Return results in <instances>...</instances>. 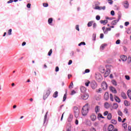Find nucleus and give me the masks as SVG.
Here are the masks:
<instances>
[{
  "mask_svg": "<svg viewBox=\"0 0 131 131\" xmlns=\"http://www.w3.org/2000/svg\"><path fill=\"white\" fill-rule=\"evenodd\" d=\"M81 113L83 116H86L89 113V106L88 104H85L83 106V108H82Z\"/></svg>",
  "mask_w": 131,
  "mask_h": 131,
  "instance_id": "nucleus-1",
  "label": "nucleus"
},
{
  "mask_svg": "<svg viewBox=\"0 0 131 131\" xmlns=\"http://www.w3.org/2000/svg\"><path fill=\"white\" fill-rule=\"evenodd\" d=\"M73 109L75 117H76V118H77L78 116H79V109L77 106H74Z\"/></svg>",
  "mask_w": 131,
  "mask_h": 131,
  "instance_id": "nucleus-2",
  "label": "nucleus"
},
{
  "mask_svg": "<svg viewBox=\"0 0 131 131\" xmlns=\"http://www.w3.org/2000/svg\"><path fill=\"white\" fill-rule=\"evenodd\" d=\"M95 78L97 81L101 82V81H102V79H103V77L101 74L97 73L95 74Z\"/></svg>",
  "mask_w": 131,
  "mask_h": 131,
  "instance_id": "nucleus-3",
  "label": "nucleus"
},
{
  "mask_svg": "<svg viewBox=\"0 0 131 131\" xmlns=\"http://www.w3.org/2000/svg\"><path fill=\"white\" fill-rule=\"evenodd\" d=\"M51 94V91L50 90H48L46 93L43 96V100H46V99H48L50 95Z\"/></svg>",
  "mask_w": 131,
  "mask_h": 131,
  "instance_id": "nucleus-4",
  "label": "nucleus"
},
{
  "mask_svg": "<svg viewBox=\"0 0 131 131\" xmlns=\"http://www.w3.org/2000/svg\"><path fill=\"white\" fill-rule=\"evenodd\" d=\"M91 86L92 89H93V90H95L97 89V86H98V84H97L96 81H93L91 83Z\"/></svg>",
  "mask_w": 131,
  "mask_h": 131,
  "instance_id": "nucleus-5",
  "label": "nucleus"
},
{
  "mask_svg": "<svg viewBox=\"0 0 131 131\" xmlns=\"http://www.w3.org/2000/svg\"><path fill=\"white\" fill-rule=\"evenodd\" d=\"M101 86L104 91H106V90L108 89V85H107V83H106V82L105 81L102 82L101 84Z\"/></svg>",
  "mask_w": 131,
  "mask_h": 131,
  "instance_id": "nucleus-6",
  "label": "nucleus"
},
{
  "mask_svg": "<svg viewBox=\"0 0 131 131\" xmlns=\"http://www.w3.org/2000/svg\"><path fill=\"white\" fill-rule=\"evenodd\" d=\"M90 118L92 121H95V120L97 119V116L95 114H92L91 115H90Z\"/></svg>",
  "mask_w": 131,
  "mask_h": 131,
  "instance_id": "nucleus-7",
  "label": "nucleus"
},
{
  "mask_svg": "<svg viewBox=\"0 0 131 131\" xmlns=\"http://www.w3.org/2000/svg\"><path fill=\"white\" fill-rule=\"evenodd\" d=\"M120 57L121 60H122V61H123V62H125L126 60H127V57L126 55H121Z\"/></svg>",
  "mask_w": 131,
  "mask_h": 131,
  "instance_id": "nucleus-8",
  "label": "nucleus"
},
{
  "mask_svg": "<svg viewBox=\"0 0 131 131\" xmlns=\"http://www.w3.org/2000/svg\"><path fill=\"white\" fill-rule=\"evenodd\" d=\"M110 90L112 92V93H114V94H117V91H116V89H115V88L111 86H110Z\"/></svg>",
  "mask_w": 131,
  "mask_h": 131,
  "instance_id": "nucleus-9",
  "label": "nucleus"
},
{
  "mask_svg": "<svg viewBox=\"0 0 131 131\" xmlns=\"http://www.w3.org/2000/svg\"><path fill=\"white\" fill-rule=\"evenodd\" d=\"M120 16H119L118 19L114 20L112 21V25H116L117 24V23H118V21H119V19H120Z\"/></svg>",
  "mask_w": 131,
  "mask_h": 131,
  "instance_id": "nucleus-10",
  "label": "nucleus"
},
{
  "mask_svg": "<svg viewBox=\"0 0 131 131\" xmlns=\"http://www.w3.org/2000/svg\"><path fill=\"white\" fill-rule=\"evenodd\" d=\"M104 99L105 101H108L109 100V93L108 92H105L104 95Z\"/></svg>",
  "mask_w": 131,
  "mask_h": 131,
  "instance_id": "nucleus-11",
  "label": "nucleus"
},
{
  "mask_svg": "<svg viewBox=\"0 0 131 131\" xmlns=\"http://www.w3.org/2000/svg\"><path fill=\"white\" fill-rule=\"evenodd\" d=\"M99 70L101 73H105V68L103 66L99 67Z\"/></svg>",
  "mask_w": 131,
  "mask_h": 131,
  "instance_id": "nucleus-12",
  "label": "nucleus"
},
{
  "mask_svg": "<svg viewBox=\"0 0 131 131\" xmlns=\"http://www.w3.org/2000/svg\"><path fill=\"white\" fill-rule=\"evenodd\" d=\"M113 129H114V126L112 124L110 125L107 127L108 131H112Z\"/></svg>",
  "mask_w": 131,
  "mask_h": 131,
  "instance_id": "nucleus-13",
  "label": "nucleus"
},
{
  "mask_svg": "<svg viewBox=\"0 0 131 131\" xmlns=\"http://www.w3.org/2000/svg\"><path fill=\"white\" fill-rule=\"evenodd\" d=\"M82 100H88L89 99V95L88 94H84L81 96Z\"/></svg>",
  "mask_w": 131,
  "mask_h": 131,
  "instance_id": "nucleus-14",
  "label": "nucleus"
},
{
  "mask_svg": "<svg viewBox=\"0 0 131 131\" xmlns=\"http://www.w3.org/2000/svg\"><path fill=\"white\" fill-rule=\"evenodd\" d=\"M110 74V70H107L104 74V77H107Z\"/></svg>",
  "mask_w": 131,
  "mask_h": 131,
  "instance_id": "nucleus-15",
  "label": "nucleus"
},
{
  "mask_svg": "<svg viewBox=\"0 0 131 131\" xmlns=\"http://www.w3.org/2000/svg\"><path fill=\"white\" fill-rule=\"evenodd\" d=\"M85 124L86 125H88V126H91V125H92V123H91V121L90 120H86Z\"/></svg>",
  "mask_w": 131,
  "mask_h": 131,
  "instance_id": "nucleus-16",
  "label": "nucleus"
},
{
  "mask_svg": "<svg viewBox=\"0 0 131 131\" xmlns=\"http://www.w3.org/2000/svg\"><path fill=\"white\" fill-rule=\"evenodd\" d=\"M124 104L125 105V106H130V102H129L127 100H125L124 101Z\"/></svg>",
  "mask_w": 131,
  "mask_h": 131,
  "instance_id": "nucleus-17",
  "label": "nucleus"
},
{
  "mask_svg": "<svg viewBox=\"0 0 131 131\" xmlns=\"http://www.w3.org/2000/svg\"><path fill=\"white\" fill-rule=\"evenodd\" d=\"M128 2L127 1H125L124 2V8H125L126 9H127L128 8Z\"/></svg>",
  "mask_w": 131,
  "mask_h": 131,
  "instance_id": "nucleus-18",
  "label": "nucleus"
},
{
  "mask_svg": "<svg viewBox=\"0 0 131 131\" xmlns=\"http://www.w3.org/2000/svg\"><path fill=\"white\" fill-rule=\"evenodd\" d=\"M80 91L81 93H85V91H86V88L84 86H81L80 88Z\"/></svg>",
  "mask_w": 131,
  "mask_h": 131,
  "instance_id": "nucleus-19",
  "label": "nucleus"
},
{
  "mask_svg": "<svg viewBox=\"0 0 131 131\" xmlns=\"http://www.w3.org/2000/svg\"><path fill=\"white\" fill-rule=\"evenodd\" d=\"M100 23L101 24H103V25H106V24H107V23H108V20H100Z\"/></svg>",
  "mask_w": 131,
  "mask_h": 131,
  "instance_id": "nucleus-20",
  "label": "nucleus"
},
{
  "mask_svg": "<svg viewBox=\"0 0 131 131\" xmlns=\"http://www.w3.org/2000/svg\"><path fill=\"white\" fill-rule=\"evenodd\" d=\"M100 106H96L95 108V112L96 113H98V112H100Z\"/></svg>",
  "mask_w": 131,
  "mask_h": 131,
  "instance_id": "nucleus-21",
  "label": "nucleus"
},
{
  "mask_svg": "<svg viewBox=\"0 0 131 131\" xmlns=\"http://www.w3.org/2000/svg\"><path fill=\"white\" fill-rule=\"evenodd\" d=\"M48 112H47L44 116L43 122V124H45L46 123V121H47V117L48 116Z\"/></svg>",
  "mask_w": 131,
  "mask_h": 131,
  "instance_id": "nucleus-22",
  "label": "nucleus"
},
{
  "mask_svg": "<svg viewBox=\"0 0 131 131\" xmlns=\"http://www.w3.org/2000/svg\"><path fill=\"white\" fill-rule=\"evenodd\" d=\"M127 94V96H128L129 99H130V100H131V91L128 90Z\"/></svg>",
  "mask_w": 131,
  "mask_h": 131,
  "instance_id": "nucleus-23",
  "label": "nucleus"
},
{
  "mask_svg": "<svg viewBox=\"0 0 131 131\" xmlns=\"http://www.w3.org/2000/svg\"><path fill=\"white\" fill-rule=\"evenodd\" d=\"M72 119H73V117L72 115H70L68 119V121H69V122H71L72 121Z\"/></svg>",
  "mask_w": 131,
  "mask_h": 131,
  "instance_id": "nucleus-24",
  "label": "nucleus"
},
{
  "mask_svg": "<svg viewBox=\"0 0 131 131\" xmlns=\"http://www.w3.org/2000/svg\"><path fill=\"white\" fill-rule=\"evenodd\" d=\"M66 99H67V91H66V94L63 96V102H65V101H66Z\"/></svg>",
  "mask_w": 131,
  "mask_h": 131,
  "instance_id": "nucleus-25",
  "label": "nucleus"
},
{
  "mask_svg": "<svg viewBox=\"0 0 131 131\" xmlns=\"http://www.w3.org/2000/svg\"><path fill=\"white\" fill-rule=\"evenodd\" d=\"M115 100L116 102H117L118 103H120V99L117 96H115Z\"/></svg>",
  "mask_w": 131,
  "mask_h": 131,
  "instance_id": "nucleus-26",
  "label": "nucleus"
},
{
  "mask_svg": "<svg viewBox=\"0 0 131 131\" xmlns=\"http://www.w3.org/2000/svg\"><path fill=\"white\" fill-rule=\"evenodd\" d=\"M104 107H105V108H106V109H108V108H109V107H110V104H109V103H108V102H105L104 103Z\"/></svg>",
  "mask_w": 131,
  "mask_h": 131,
  "instance_id": "nucleus-27",
  "label": "nucleus"
},
{
  "mask_svg": "<svg viewBox=\"0 0 131 131\" xmlns=\"http://www.w3.org/2000/svg\"><path fill=\"white\" fill-rule=\"evenodd\" d=\"M112 83L113 84V85H115V86H116L117 85V82L115 80H112Z\"/></svg>",
  "mask_w": 131,
  "mask_h": 131,
  "instance_id": "nucleus-28",
  "label": "nucleus"
},
{
  "mask_svg": "<svg viewBox=\"0 0 131 131\" xmlns=\"http://www.w3.org/2000/svg\"><path fill=\"white\" fill-rule=\"evenodd\" d=\"M107 47V44L101 45V46L100 47V50H101V51H103V50H104V49H105V47Z\"/></svg>",
  "mask_w": 131,
  "mask_h": 131,
  "instance_id": "nucleus-29",
  "label": "nucleus"
},
{
  "mask_svg": "<svg viewBox=\"0 0 131 131\" xmlns=\"http://www.w3.org/2000/svg\"><path fill=\"white\" fill-rule=\"evenodd\" d=\"M113 108L114 109H117L118 108V104L117 103H114Z\"/></svg>",
  "mask_w": 131,
  "mask_h": 131,
  "instance_id": "nucleus-30",
  "label": "nucleus"
},
{
  "mask_svg": "<svg viewBox=\"0 0 131 131\" xmlns=\"http://www.w3.org/2000/svg\"><path fill=\"white\" fill-rule=\"evenodd\" d=\"M123 127H124L125 130H126V129L127 128V124H126V123H123Z\"/></svg>",
  "mask_w": 131,
  "mask_h": 131,
  "instance_id": "nucleus-31",
  "label": "nucleus"
},
{
  "mask_svg": "<svg viewBox=\"0 0 131 131\" xmlns=\"http://www.w3.org/2000/svg\"><path fill=\"white\" fill-rule=\"evenodd\" d=\"M53 98H57L58 97V91H56L53 95Z\"/></svg>",
  "mask_w": 131,
  "mask_h": 131,
  "instance_id": "nucleus-32",
  "label": "nucleus"
},
{
  "mask_svg": "<svg viewBox=\"0 0 131 131\" xmlns=\"http://www.w3.org/2000/svg\"><path fill=\"white\" fill-rule=\"evenodd\" d=\"M121 97H123V98H124V99H126V94H125V93L122 92L121 93Z\"/></svg>",
  "mask_w": 131,
  "mask_h": 131,
  "instance_id": "nucleus-33",
  "label": "nucleus"
},
{
  "mask_svg": "<svg viewBox=\"0 0 131 131\" xmlns=\"http://www.w3.org/2000/svg\"><path fill=\"white\" fill-rule=\"evenodd\" d=\"M111 123L113 124H117V121L116 120H115V119H112L111 120Z\"/></svg>",
  "mask_w": 131,
  "mask_h": 131,
  "instance_id": "nucleus-34",
  "label": "nucleus"
},
{
  "mask_svg": "<svg viewBox=\"0 0 131 131\" xmlns=\"http://www.w3.org/2000/svg\"><path fill=\"white\" fill-rule=\"evenodd\" d=\"M112 118V115H111V113H109L107 115V119L110 120H111Z\"/></svg>",
  "mask_w": 131,
  "mask_h": 131,
  "instance_id": "nucleus-35",
  "label": "nucleus"
},
{
  "mask_svg": "<svg viewBox=\"0 0 131 131\" xmlns=\"http://www.w3.org/2000/svg\"><path fill=\"white\" fill-rule=\"evenodd\" d=\"M48 23L50 25H51V24H52V23H53V18H49Z\"/></svg>",
  "mask_w": 131,
  "mask_h": 131,
  "instance_id": "nucleus-36",
  "label": "nucleus"
},
{
  "mask_svg": "<svg viewBox=\"0 0 131 131\" xmlns=\"http://www.w3.org/2000/svg\"><path fill=\"white\" fill-rule=\"evenodd\" d=\"M93 23H94L93 21H89L88 24V27H91L93 25Z\"/></svg>",
  "mask_w": 131,
  "mask_h": 131,
  "instance_id": "nucleus-37",
  "label": "nucleus"
},
{
  "mask_svg": "<svg viewBox=\"0 0 131 131\" xmlns=\"http://www.w3.org/2000/svg\"><path fill=\"white\" fill-rule=\"evenodd\" d=\"M73 82H71V83H70L69 86V88L71 89H73Z\"/></svg>",
  "mask_w": 131,
  "mask_h": 131,
  "instance_id": "nucleus-38",
  "label": "nucleus"
},
{
  "mask_svg": "<svg viewBox=\"0 0 131 131\" xmlns=\"http://www.w3.org/2000/svg\"><path fill=\"white\" fill-rule=\"evenodd\" d=\"M110 99L111 101H112V102H113V101H114V100L113 99V95H112V94H110Z\"/></svg>",
  "mask_w": 131,
  "mask_h": 131,
  "instance_id": "nucleus-39",
  "label": "nucleus"
},
{
  "mask_svg": "<svg viewBox=\"0 0 131 131\" xmlns=\"http://www.w3.org/2000/svg\"><path fill=\"white\" fill-rule=\"evenodd\" d=\"M98 117H99V118H102L103 119H104V118H105V117H104L101 114V113H99L98 115Z\"/></svg>",
  "mask_w": 131,
  "mask_h": 131,
  "instance_id": "nucleus-40",
  "label": "nucleus"
},
{
  "mask_svg": "<svg viewBox=\"0 0 131 131\" xmlns=\"http://www.w3.org/2000/svg\"><path fill=\"white\" fill-rule=\"evenodd\" d=\"M67 131H71V125L70 124H69V127L67 128Z\"/></svg>",
  "mask_w": 131,
  "mask_h": 131,
  "instance_id": "nucleus-41",
  "label": "nucleus"
},
{
  "mask_svg": "<svg viewBox=\"0 0 131 131\" xmlns=\"http://www.w3.org/2000/svg\"><path fill=\"white\" fill-rule=\"evenodd\" d=\"M94 126L97 127L99 126V122H95L93 124Z\"/></svg>",
  "mask_w": 131,
  "mask_h": 131,
  "instance_id": "nucleus-42",
  "label": "nucleus"
},
{
  "mask_svg": "<svg viewBox=\"0 0 131 131\" xmlns=\"http://www.w3.org/2000/svg\"><path fill=\"white\" fill-rule=\"evenodd\" d=\"M111 30V28H107L105 31H104V33L106 32H108V31H110Z\"/></svg>",
  "mask_w": 131,
  "mask_h": 131,
  "instance_id": "nucleus-43",
  "label": "nucleus"
},
{
  "mask_svg": "<svg viewBox=\"0 0 131 131\" xmlns=\"http://www.w3.org/2000/svg\"><path fill=\"white\" fill-rule=\"evenodd\" d=\"M124 112L125 113V114H127L128 113V110L127 108H125L124 110Z\"/></svg>",
  "mask_w": 131,
  "mask_h": 131,
  "instance_id": "nucleus-44",
  "label": "nucleus"
},
{
  "mask_svg": "<svg viewBox=\"0 0 131 131\" xmlns=\"http://www.w3.org/2000/svg\"><path fill=\"white\" fill-rule=\"evenodd\" d=\"M85 46V42H81L80 43L78 44L79 47H80V46Z\"/></svg>",
  "mask_w": 131,
  "mask_h": 131,
  "instance_id": "nucleus-45",
  "label": "nucleus"
},
{
  "mask_svg": "<svg viewBox=\"0 0 131 131\" xmlns=\"http://www.w3.org/2000/svg\"><path fill=\"white\" fill-rule=\"evenodd\" d=\"M95 9V10H102V8H101V7H99L98 6H96Z\"/></svg>",
  "mask_w": 131,
  "mask_h": 131,
  "instance_id": "nucleus-46",
  "label": "nucleus"
},
{
  "mask_svg": "<svg viewBox=\"0 0 131 131\" xmlns=\"http://www.w3.org/2000/svg\"><path fill=\"white\" fill-rule=\"evenodd\" d=\"M52 53H53V50L51 49L48 53V56H51Z\"/></svg>",
  "mask_w": 131,
  "mask_h": 131,
  "instance_id": "nucleus-47",
  "label": "nucleus"
},
{
  "mask_svg": "<svg viewBox=\"0 0 131 131\" xmlns=\"http://www.w3.org/2000/svg\"><path fill=\"white\" fill-rule=\"evenodd\" d=\"M90 83H91V82L90 81H88V82L85 83V85L86 86H89V85H90Z\"/></svg>",
  "mask_w": 131,
  "mask_h": 131,
  "instance_id": "nucleus-48",
  "label": "nucleus"
},
{
  "mask_svg": "<svg viewBox=\"0 0 131 131\" xmlns=\"http://www.w3.org/2000/svg\"><path fill=\"white\" fill-rule=\"evenodd\" d=\"M118 114L119 116H122V112L120 111H118Z\"/></svg>",
  "mask_w": 131,
  "mask_h": 131,
  "instance_id": "nucleus-49",
  "label": "nucleus"
},
{
  "mask_svg": "<svg viewBox=\"0 0 131 131\" xmlns=\"http://www.w3.org/2000/svg\"><path fill=\"white\" fill-rule=\"evenodd\" d=\"M109 114L108 113V111H105L103 113V115L104 116H107V115H108Z\"/></svg>",
  "mask_w": 131,
  "mask_h": 131,
  "instance_id": "nucleus-50",
  "label": "nucleus"
},
{
  "mask_svg": "<svg viewBox=\"0 0 131 131\" xmlns=\"http://www.w3.org/2000/svg\"><path fill=\"white\" fill-rule=\"evenodd\" d=\"M12 34V29H10L8 30V35H11Z\"/></svg>",
  "mask_w": 131,
  "mask_h": 131,
  "instance_id": "nucleus-51",
  "label": "nucleus"
},
{
  "mask_svg": "<svg viewBox=\"0 0 131 131\" xmlns=\"http://www.w3.org/2000/svg\"><path fill=\"white\" fill-rule=\"evenodd\" d=\"M125 77L126 79H127V80H129V79H130V78L129 77V76H128V75L125 76Z\"/></svg>",
  "mask_w": 131,
  "mask_h": 131,
  "instance_id": "nucleus-52",
  "label": "nucleus"
},
{
  "mask_svg": "<svg viewBox=\"0 0 131 131\" xmlns=\"http://www.w3.org/2000/svg\"><path fill=\"white\" fill-rule=\"evenodd\" d=\"M131 62V57H128L127 58V62L128 63H130Z\"/></svg>",
  "mask_w": 131,
  "mask_h": 131,
  "instance_id": "nucleus-53",
  "label": "nucleus"
},
{
  "mask_svg": "<svg viewBox=\"0 0 131 131\" xmlns=\"http://www.w3.org/2000/svg\"><path fill=\"white\" fill-rule=\"evenodd\" d=\"M43 6L47 8V7H49V4L48 3H43Z\"/></svg>",
  "mask_w": 131,
  "mask_h": 131,
  "instance_id": "nucleus-54",
  "label": "nucleus"
},
{
  "mask_svg": "<svg viewBox=\"0 0 131 131\" xmlns=\"http://www.w3.org/2000/svg\"><path fill=\"white\" fill-rule=\"evenodd\" d=\"M108 1V4H110V5H112V4H113V1L112 0H107Z\"/></svg>",
  "mask_w": 131,
  "mask_h": 131,
  "instance_id": "nucleus-55",
  "label": "nucleus"
},
{
  "mask_svg": "<svg viewBox=\"0 0 131 131\" xmlns=\"http://www.w3.org/2000/svg\"><path fill=\"white\" fill-rule=\"evenodd\" d=\"M101 91H102V89L99 88L98 90H96V93H101Z\"/></svg>",
  "mask_w": 131,
  "mask_h": 131,
  "instance_id": "nucleus-56",
  "label": "nucleus"
},
{
  "mask_svg": "<svg viewBox=\"0 0 131 131\" xmlns=\"http://www.w3.org/2000/svg\"><path fill=\"white\" fill-rule=\"evenodd\" d=\"M96 20H99L101 19V17H100L99 15H97L96 17Z\"/></svg>",
  "mask_w": 131,
  "mask_h": 131,
  "instance_id": "nucleus-57",
  "label": "nucleus"
},
{
  "mask_svg": "<svg viewBox=\"0 0 131 131\" xmlns=\"http://www.w3.org/2000/svg\"><path fill=\"white\" fill-rule=\"evenodd\" d=\"M111 15H112V16H114L115 15V12L113 10L111 12Z\"/></svg>",
  "mask_w": 131,
  "mask_h": 131,
  "instance_id": "nucleus-58",
  "label": "nucleus"
},
{
  "mask_svg": "<svg viewBox=\"0 0 131 131\" xmlns=\"http://www.w3.org/2000/svg\"><path fill=\"white\" fill-rule=\"evenodd\" d=\"M75 94H76V92H75V91H74V90H73V91L71 92V95H74Z\"/></svg>",
  "mask_w": 131,
  "mask_h": 131,
  "instance_id": "nucleus-59",
  "label": "nucleus"
},
{
  "mask_svg": "<svg viewBox=\"0 0 131 131\" xmlns=\"http://www.w3.org/2000/svg\"><path fill=\"white\" fill-rule=\"evenodd\" d=\"M76 30H77L78 31H79V26H78V25L76 26Z\"/></svg>",
  "mask_w": 131,
  "mask_h": 131,
  "instance_id": "nucleus-60",
  "label": "nucleus"
},
{
  "mask_svg": "<svg viewBox=\"0 0 131 131\" xmlns=\"http://www.w3.org/2000/svg\"><path fill=\"white\" fill-rule=\"evenodd\" d=\"M116 45H119V43H120V40L118 39V40L116 41Z\"/></svg>",
  "mask_w": 131,
  "mask_h": 131,
  "instance_id": "nucleus-61",
  "label": "nucleus"
},
{
  "mask_svg": "<svg viewBox=\"0 0 131 131\" xmlns=\"http://www.w3.org/2000/svg\"><path fill=\"white\" fill-rule=\"evenodd\" d=\"M90 131H97V130H96V128H95L94 127H92L91 128H90Z\"/></svg>",
  "mask_w": 131,
  "mask_h": 131,
  "instance_id": "nucleus-62",
  "label": "nucleus"
},
{
  "mask_svg": "<svg viewBox=\"0 0 131 131\" xmlns=\"http://www.w3.org/2000/svg\"><path fill=\"white\" fill-rule=\"evenodd\" d=\"M89 72H90V70H89V69H86V70H85V72L84 73H84H89Z\"/></svg>",
  "mask_w": 131,
  "mask_h": 131,
  "instance_id": "nucleus-63",
  "label": "nucleus"
},
{
  "mask_svg": "<svg viewBox=\"0 0 131 131\" xmlns=\"http://www.w3.org/2000/svg\"><path fill=\"white\" fill-rule=\"evenodd\" d=\"M55 71H56V72H58V71H59V67H56L55 68Z\"/></svg>",
  "mask_w": 131,
  "mask_h": 131,
  "instance_id": "nucleus-64",
  "label": "nucleus"
}]
</instances>
